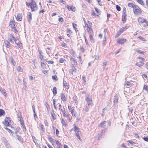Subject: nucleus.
Listing matches in <instances>:
<instances>
[{"instance_id":"obj_52","label":"nucleus","mask_w":148,"mask_h":148,"mask_svg":"<svg viewBox=\"0 0 148 148\" xmlns=\"http://www.w3.org/2000/svg\"><path fill=\"white\" fill-rule=\"evenodd\" d=\"M46 62H47L48 64H53L54 63V62L52 60H49V61H46Z\"/></svg>"},{"instance_id":"obj_18","label":"nucleus","mask_w":148,"mask_h":148,"mask_svg":"<svg viewBox=\"0 0 148 148\" xmlns=\"http://www.w3.org/2000/svg\"><path fill=\"white\" fill-rule=\"evenodd\" d=\"M61 99L63 102L66 101V97L63 93H62L61 94Z\"/></svg>"},{"instance_id":"obj_48","label":"nucleus","mask_w":148,"mask_h":148,"mask_svg":"<svg viewBox=\"0 0 148 148\" xmlns=\"http://www.w3.org/2000/svg\"><path fill=\"white\" fill-rule=\"evenodd\" d=\"M138 38H139L140 40L143 41H146V39L140 36H139Z\"/></svg>"},{"instance_id":"obj_33","label":"nucleus","mask_w":148,"mask_h":148,"mask_svg":"<svg viewBox=\"0 0 148 148\" xmlns=\"http://www.w3.org/2000/svg\"><path fill=\"white\" fill-rule=\"evenodd\" d=\"M39 126L41 128V129L42 131L43 132H44L45 129L43 125L42 124H41V123H40L39 124Z\"/></svg>"},{"instance_id":"obj_60","label":"nucleus","mask_w":148,"mask_h":148,"mask_svg":"<svg viewBox=\"0 0 148 148\" xmlns=\"http://www.w3.org/2000/svg\"><path fill=\"white\" fill-rule=\"evenodd\" d=\"M4 128L6 129L8 131V132L10 133L11 132H12V130H11L8 129V128L6 127H4Z\"/></svg>"},{"instance_id":"obj_51","label":"nucleus","mask_w":148,"mask_h":148,"mask_svg":"<svg viewBox=\"0 0 148 148\" xmlns=\"http://www.w3.org/2000/svg\"><path fill=\"white\" fill-rule=\"evenodd\" d=\"M39 57L40 59V60H45L44 59L43 56L42 55H40L39 56Z\"/></svg>"},{"instance_id":"obj_39","label":"nucleus","mask_w":148,"mask_h":148,"mask_svg":"<svg viewBox=\"0 0 148 148\" xmlns=\"http://www.w3.org/2000/svg\"><path fill=\"white\" fill-rule=\"evenodd\" d=\"M104 39H105V40H106V33H107V29H105L104 30Z\"/></svg>"},{"instance_id":"obj_34","label":"nucleus","mask_w":148,"mask_h":148,"mask_svg":"<svg viewBox=\"0 0 148 148\" xmlns=\"http://www.w3.org/2000/svg\"><path fill=\"white\" fill-rule=\"evenodd\" d=\"M89 110L88 106H85L83 109V110L86 112L88 111Z\"/></svg>"},{"instance_id":"obj_11","label":"nucleus","mask_w":148,"mask_h":148,"mask_svg":"<svg viewBox=\"0 0 148 148\" xmlns=\"http://www.w3.org/2000/svg\"><path fill=\"white\" fill-rule=\"evenodd\" d=\"M87 101L88 105L89 106L92 103L91 98L90 97H87L85 99Z\"/></svg>"},{"instance_id":"obj_38","label":"nucleus","mask_w":148,"mask_h":148,"mask_svg":"<svg viewBox=\"0 0 148 148\" xmlns=\"http://www.w3.org/2000/svg\"><path fill=\"white\" fill-rule=\"evenodd\" d=\"M71 60L73 62V63L75 64V65H77V62L73 58H72L71 59Z\"/></svg>"},{"instance_id":"obj_49","label":"nucleus","mask_w":148,"mask_h":148,"mask_svg":"<svg viewBox=\"0 0 148 148\" xmlns=\"http://www.w3.org/2000/svg\"><path fill=\"white\" fill-rule=\"evenodd\" d=\"M61 123L62 124L64 125H65V126H66V123L64 119H62Z\"/></svg>"},{"instance_id":"obj_27","label":"nucleus","mask_w":148,"mask_h":148,"mask_svg":"<svg viewBox=\"0 0 148 148\" xmlns=\"http://www.w3.org/2000/svg\"><path fill=\"white\" fill-rule=\"evenodd\" d=\"M118 97L117 95H116L114 96V103H117L118 101Z\"/></svg>"},{"instance_id":"obj_47","label":"nucleus","mask_w":148,"mask_h":148,"mask_svg":"<svg viewBox=\"0 0 148 148\" xmlns=\"http://www.w3.org/2000/svg\"><path fill=\"white\" fill-rule=\"evenodd\" d=\"M89 35H93V32L92 30H91L90 31L88 32Z\"/></svg>"},{"instance_id":"obj_13","label":"nucleus","mask_w":148,"mask_h":148,"mask_svg":"<svg viewBox=\"0 0 148 148\" xmlns=\"http://www.w3.org/2000/svg\"><path fill=\"white\" fill-rule=\"evenodd\" d=\"M106 121H103L100 123L98 126L99 127L104 128L106 126Z\"/></svg>"},{"instance_id":"obj_58","label":"nucleus","mask_w":148,"mask_h":148,"mask_svg":"<svg viewBox=\"0 0 148 148\" xmlns=\"http://www.w3.org/2000/svg\"><path fill=\"white\" fill-rule=\"evenodd\" d=\"M82 79L84 82L85 83L86 82V78L84 75L82 76Z\"/></svg>"},{"instance_id":"obj_37","label":"nucleus","mask_w":148,"mask_h":148,"mask_svg":"<svg viewBox=\"0 0 148 148\" xmlns=\"http://www.w3.org/2000/svg\"><path fill=\"white\" fill-rule=\"evenodd\" d=\"M10 60L12 63V64L14 65V63H15L14 60L12 58H10Z\"/></svg>"},{"instance_id":"obj_64","label":"nucleus","mask_w":148,"mask_h":148,"mask_svg":"<svg viewBox=\"0 0 148 148\" xmlns=\"http://www.w3.org/2000/svg\"><path fill=\"white\" fill-rule=\"evenodd\" d=\"M29 79L31 80H33L34 79V78L32 76H29Z\"/></svg>"},{"instance_id":"obj_26","label":"nucleus","mask_w":148,"mask_h":148,"mask_svg":"<svg viewBox=\"0 0 148 148\" xmlns=\"http://www.w3.org/2000/svg\"><path fill=\"white\" fill-rule=\"evenodd\" d=\"M0 92L5 96L6 95V93L5 91V90L3 89L1 87H0Z\"/></svg>"},{"instance_id":"obj_53","label":"nucleus","mask_w":148,"mask_h":148,"mask_svg":"<svg viewBox=\"0 0 148 148\" xmlns=\"http://www.w3.org/2000/svg\"><path fill=\"white\" fill-rule=\"evenodd\" d=\"M58 21L60 22H63L64 21V19L63 18L60 17L58 18Z\"/></svg>"},{"instance_id":"obj_61","label":"nucleus","mask_w":148,"mask_h":148,"mask_svg":"<svg viewBox=\"0 0 148 148\" xmlns=\"http://www.w3.org/2000/svg\"><path fill=\"white\" fill-rule=\"evenodd\" d=\"M143 139L145 141H147L148 142V137H143Z\"/></svg>"},{"instance_id":"obj_3","label":"nucleus","mask_w":148,"mask_h":148,"mask_svg":"<svg viewBox=\"0 0 148 148\" xmlns=\"http://www.w3.org/2000/svg\"><path fill=\"white\" fill-rule=\"evenodd\" d=\"M31 1L32 4L30 8H31L32 12L35 11L37 10V5L35 1L32 0Z\"/></svg>"},{"instance_id":"obj_1","label":"nucleus","mask_w":148,"mask_h":148,"mask_svg":"<svg viewBox=\"0 0 148 148\" xmlns=\"http://www.w3.org/2000/svg\"><path fill=\"white\" fill-rule=\"evenodd\" d=\"M74 128H73L71 130H73L75 132V135L77 138L80 141L82 140V139L80 137V136L81 135V133L80 129L75 125V124L74 125Z\"/></svg>"},{"instance_id":"obj_17","label":"nucleus","mask_w":148,"mask_h":148,"mask_svg":"<svg viewBox=\"0 0 148 148\" xmlns=\"http://www.w3.org/2000/svg\"><path fill=\"white\" fill-rule=\"evenodd\" d=\"M76 69H75V67L73 66L72 68V69H70L69 71L70 73L72 75L73 74V72H76Z\"/></svg>"},{"instance_id":"obj_59","label":"nucleus","mask_w":148,"mask_h":148,"mask_svg":"<svg viewBox=\"0 0 148 148\" xmlns=\"http://www.w3.org/2000/svg\"><path fill=\"white\" fill-rule=\"evenodd\" d=\"M134 134V136L136 138H139L140 137L139 136L138 134Z\"/></svg>"},{"instance_id":"obj_4","label":"nucleus","mask_w":148,"mask_h":148,"mask_svg":"<svg viewBox=\"0 0 148 148\" xmlns=\"http://www.w3.org/2000/svg\"><path fill=\"white\" fill-rule=\"evenodd\" d=\"M10 118L9 117H6L4 120V121L3 122V124L6 126H10Z\"/></svg>"},{"instance_id":"obj_14","label":"nucleus","mask_w":148,"mask_h":148,"mask_svg":"<svg viewBox=\"0 0 148 148\" xmlns=\"http://www.w3.org/2000/svg\"><path fill=\"white\" fill-rule=\"evenodd\" d=\"M16 18V20L18 21H21L22 18L21 14H18Z\"/></svg>"},{"instance_id":"obj_7","label":"nucleus","mask_w":148,"mask_h":148,"mask_svg":"<svg viewBox=\"0 0 148 148\" xmlns=\"http://www.w3.org/2000/svg\"><path fill=\"white\" fill-rule=\"evenodd\" d=\"M3 141L6 148H11L10 144L7 140L4 138L3 140Z\"/></svg>"},{"instance_id":"obj_6","label":"nucleus","mask_w":148,"mask_h":148,"mask_svg":"<svg viewBox=\"0 0 148 148\" xmlns=\"http://www.w3.org/2000/svg\"><path fill=\"white\" fill-rule=\"evenodd\" d=\"M106 132V131L105 130H102L101 132V134H99L98 135V138L99 140L103 138V137L105 133Z\"/></svg>"},{"instance_id":"obj_32","label":"nucleus","mask_w":148,"mask_h":148,"mask_svg":"<svg viewBox=\"0 0 148 148\" xmlns=\"http://www.w3.org/2000/svg\"><path fill=\"white\" fill-rule=\"evenodd\" d=\"M16 136H17V138L18 140L19 141H20L22 142L23 143V140L22 139L21 137V136L18 135H16Z\"/></svg>"},{"instance_id":"obj_24","label":"nucleus","mask_w":148,"mask_h":148,"mask_svg":"<svg viewBox=\"0 0 148 148\" xmlns=\"http://www.w3.org/2000/svg\"><path fill=\"white\" fill-rule=\"evenodd\" d=\"M93 35H89V39L91 42L92 43L95 42V40L93 37Z\"/></svg>"},{"instance_id":"obj_41","label":"nucleus","mask_w":148,"mask_h":148,"mask_svg":"<svg viewBox=\"0 0 148 148\" xmlns=\"http://www.w3.org/2000/svg\"><path fill=\"white\" fill-rule=\"evenodd\" d=\"M116 8L117 10L118 11H119L121 10V7L118 5H116Z\"/></svg>"},{"instance_id":"obj_42","label":"nucleus","mask_w":148,"mask_h":148,"mask_svg":"<svg viewBox=\"0 0 148 148\" xmlns=\"http://www.w3.org/2000/svg\"><path fill=\"white\" fill-rule=\"evenodd\" d=\"M122 19L123 22L124 23L126 22L127 18L126 17L122 16Z\"/></svg>"},{"instance_id":"obj_16","label":"nucleus","mask_w":148,"mask_h":148,"mask_svg":"<svg viewBox=\"0 0 148 148\" xmlns=\"http://www.w3.org/2000/svg\"><path fill=\"white\" fill-rule=\"evenodd\" d=\"M10 25L11 26V28L13 29V27H16L15 22L13 21H11L10 23Z\"/></svg>"},{"instance_id":"obj_29","label":"nucleus","mask_w":148,"mask_h":148,"mask_svg":"<svg viewBox=\"0 0 148 148\" xmlns=\"http://www.w3.org/2000/svg\"><path fill=\"white\" fill-rule=\"evenodd\" d=\"M137 2L142 5H144L145 3L142 0H136Z\"/></svg>"},{"instance_id":"obj_54","label":"nucleus","mask_w":148,"mask_h":148,"mask_svg":"<svg viewBox=\"0 0 148 148\" xmlns=\"http://www.w3.org/2000/svg\"><path fill=\"white\" fill-rule=\"evenodd\" d=\"M13 27V29H14V32H15V33H16V34L18 32V31L16 29V27Z\"/></svg>"},{"instance_id":"obj_23","label":"nucleus","mask_w":148,"mask_h":148,"mask_svg":"<svg viewBox=\"0 0 148 148\" xmlns=\"http://www.w3.org/2000/svg\"><path fill=\"white\" fill-rule=\"evenodd\" d=\"M51 114L52 117L53 119L54 120L56 119V115L53 110L51 112Z\"/></svg>"},{"instance_id":"obj_36","label":"nucleus","mask_w":148,"mask_h":148,"mask_svg":"<svg viewBox=\"0 0 148 148\" xmlns=\"http://www.w3.org/2000/svg\"><path fill=\"white\" fill-rule=\"evenodd\" d=\"M136 51L140 54H144V51L139 49H137L136 50Z\"/></svg>"},{"instance_id":"obj_25","label":"nucleus","mask_w":148,"mask_h":148,"mask_svg":"<svg viewBox=\"0 0 148 148\" xmlns=\"http://www.w3.org/2000/svg\"><path fill=\"white\" fill-rule=\"evenodd\" d=\"M52 92L53 94L54 95H55L57 94V88L56 87H54L53 88Z\"/></svg>"},{"instance_id":"obj_30","label":"nucleus","mask_w":148,"mask_h":148,"mask_svg":"<svg viewBox=\"0 0 148 148\" xmlns=\"http://www.w3.org/2000/svg\"><path fill=\"white\" fill-rule=\"evenodd\" d=\"M41 67L43 69H44L46 68V65L45 64L44 62H41Z\"/></svg>"},{"instance_id":"obj_5","label":"nucleus","mask_w":148,"mask_h":148,"mask_svg":"<svg viewBox=\"0 0 148 148\" xmlns=\"http://www.w3.org/2000/svg\"><path fill=\"white\" fill-rule=\"evenodd\" d=\"M126 41V39L125 38H118L117 39V42L118 44L122 45L125 43Z\"/></svg>"},{"instance_id":"obj_63","label":"nucleus","mask_w":148,"mask_h":148,"mask_svg":"<svg viewBox=\"0 0 148 148\" xmlns=\"http://www.w3.org/2000/svg\"><path fill=\"white\" fill-rule=\"evenodd\" d=\"M56 144L57 145H61V143L59 142V141L58 140L56 141Z\"/></svg>"},{"instance_id":"obj_35","label":"nucleus","mask_w":148,"mask_h":148,"mask_svg":"<svg viewBox=\"0 0 148 148\" xmlns=\"http://www.w3.org/2000/svg\"><path fill=\"white\" fill-rule=\"evenodd\" d=\"M127 29V28L126 27H124L120 29L119 30L122 33L124 31H125L126 29Z\"/></svg>"},{"instance_id":"obj_19","label":"nucleus","mask_w":148,"mask_h":148,"mask_svg":"<svg viewBox=\"0 0 148 148\" xmlns=\"http://www.w3.org/2000/svg\"><path fill=\"white\" fill-rule=\"evenodd\" d=\"M128 6L129 7L133 9L136 6V5H135L134 4L131 3H129L127 4Z\"/></svg>"},{"instance_id":"obj_50","label":"nucleus","mask_w":148,"mask_h":148,"mask_svg":"<svg viewBox=\"0 0 148 148\" xmlns=\"http://www.w3.org/2000/svg\"><path fill=\"white\" fill-rule=\"evenodd\" d=\"M83 35H84V37L85 39V40L86 44V45L88 44V40L86 39L85 34H83Z\"/></svg>"},{"instance_id":"obj_2","label":"nucleus","mask_w":148,"mask_h":148,"mask_svg":"<svg viewBox=\"0 0 148 148\" xmlns=\"http://www.w3.org/2000/svg\"><path fill=\"white\" fill-rule=\"evenodd\" d=\"M133 12L135 15H137L141 14L142 11L141 9L137 5L134 8L133 10Z\"/></svg>"},{"instance_id":"obj_56","label":"nucleus","mask_w":148,"mask_h":148,"mask_svg":"<svg viewBox=\"0 0 148 148\" xmlns=\"http://www.w3.org/2000/svg\"><path fill=\"white\" fill-rule=\"evenodd\" d=\"M62 46L64 47H67L66 45L64 42H63L61 45Z\"/></svg>"},{"instance_id":"obj_22","label":"nucleus","mask_w":148,"mask_h":148,"mask_svg":"<svg viewBox=\"0 0 148 148\" xmlns=\"http://www.w3.org/2000/svg\"><path fill=\"white\" fill-rule=\"evenodd\" d=\"M145 19L142 18L141 17H139L138 18V20L139 23H143L145 21Z\"/></svg>"},{"instance_id":"obj_31","label":"nucleus","mask_w":148,"mask_h":148,"mask_svg":"<svg viewBox=\"0 0 148 148\" xmlns=\"http://www.w3.org/2000/svg\"><path fill=\"white\" fill-rule=\"evenodd\" d=\"M68 108L69 110L71 112V113H73V109H72L71 106L68 105Z\"/></svg>"},{"instance_id":"obj_8","label":"nucleus","mask_w":148,"mask_h":148,"mask_svg":"<svg viewBox=\"0 0 148 148\" xmlns=\"http://www.w3.org/2000/svg\"><path fill=\"white\" fill-rule=\"evenodd\" d=\"M66 7L68 9L69 11H71L72 12H75V8L72 6L71 7L70 6L68 5H67Z\"/></svg>"},{"instance_id":"obj_55","label":"nucleus","mask_w":148,"mask_h":148,"mask_svg":"<svg viewBox=\"0 0 148 148\" xmlns=\"http://www.w3.org/2000/svg\"><path fill=\"white\" fill-rule=\"evenodd\" d=\"M18 46H19V47H22V44L19 41H18V43L16 44Z\"/></svg>"},{"instance_id":"obj_15","label":"nucleus","mask_w":148,"mask_h":148,"mask_svg":"<svg viewBox=\"0 0 148 148\" xmlns=\"http://www.w3.org/2000/svg\"><path fill=\"white\" fill-rule=\"evenodd\" d=\"M63 86H64L67 89H68L69 88V86L67 85L66 82L64 80H63Z\"/></svg>"},{"instance_id":"obj_10","label":"nucleus","mask_w":148,"mask_h":148,"mask_svg":"<svg viewBox=\"0 0 148 148\" xmlns=\"http://www.w3.org/2000/svg\"><path fill=\"white\" fill-rule=\"evenodd\" d=\"M15 39V38L14 37L12 34H10V36L9 38V40L12 43H14V40Z\"/></svg>"},{"instance_id":"obj_43","label":"nucleus","mask_w":148,"mask_h":148,"mask_svg":"<svg viewBox=\"0 0 148 148\" xmlns=\"http://www.w3.org/2000/svg\"><path fill=\"white\" fill-rule=\"evenodd\" d=\"M17 69L18 71L22 72L23 71L22 69L20 66H18L17 67Z\"/></svg>"},{"instance_id":"obj_45","label":"nucleus","mask_w":148,"mask_h":148,"mask_svg":"<svg viewBox=\"0 0 148 148\" xmlns=\"http://www.w3.org/2000/svg\"><path fill=\"white\" fill-rule=\"evenodd\" d=\"M107 64V62H104L103 63V70H104L106 68V66Z\"/></svg>"},{"instance_id":"obj_20","label":"nucleus","mask_w":148,"mask_h":148,"mask_svg":"<svg viewBox=\"0 0 148 148\" xmlns=\"http://www.w3.org/2000/svg\"><path fill=\"white\" fill-rule=\"evenodd\" d=\"M127 16L126 9L125 8H123L122 16L126 17Z\"/></svg>"},{"instance_id":"obj_57","label":"nucleus","mask_w":148,"mask_h":148,"mask_svg":"<svg viewBox=\"0 0 148 148\" xmlns=\"http://www.w3.org/2000/svg\"><path fill=\"white\" fill-rule=\"evenodd\" d=\"M143 89L147 91H148V87L147 86L145 85L144 86Z\"/></svg>"},{"instance_id":"obj_44","label":"nucleus","mask_w":148,"mask_h":148,"mask_svg":"<svg viewBox=\"0 0 148 148\" xmlns=\"http://www.w3.org/2000/svg\"><path fill=\"white\" fill-rule=\"evenodd\" d=\"M73 27L74 29H75V31H77V28H76V27H77V25L76 24L74 23H73Z\"/></svg>"},{"instance_id":"obj_28","label":"nucleus","mask_w":148,"mask_h":148,"mask_svg":"<svg viewBox=\"0 0 148 148\" xmlns=\"http://www.w3.org/2000/svg\"><path fill=\"white\" fill-rule=\"evenodd\" d=\"M5 113V111L3 109H0V117L3 115Z\"/></svg>"},{"instance_id":"obj_46","label":"nucleus","mask_w":148,"mask_h":148,"mask_svg":"<svg viewBox=\"0 0 148 148\" xmlns=\"http://www.w3.org/2000/svg\"><path fill=\"white\" fill-rule=\"evenodd\" d=\"M65 60L63 58H60L59 60V62L60 63H62Z\"/></svg>"},{"instance_id":"obj_9","label":"nucleus","mask_w":148,"mask_h":148,"mask_svg":"<svg viewBox=\"0 0 148 148\" xmlns=\"http://www.w3.org/2000/svg\"><path fill=\"white\" fill-rule=\"evenodd\" d=\"M61 110L63 116L64 117L69 118V115H70V114L69 113L67 114H66L65 108L64 107L63 108V109H61Z\"/></svg>"},{"instance_id":"obj_21","label":"nucleus","mask_w":148,"mask_h":148,"mask_svg":"<svg viewBox=\"0 0 148 148\" xmlns=\"http://www.w3.org/2000/svg\"><path fill=\"white\" fill-rule=\"evenodd\" d=\"M4 43L7 47L9 48L10 47V44L8 40H5L4 41Z\"/></svg>"},{"instance_id":"obj_40","label":"nucleus","mask_w":148,"mask_h":148,"mask_svg":"<svg viewBox=\"0 0 148 148\" xmlns=\"http://www.w3.org/2000/svg\"><path fill=\"white\" fill-rule=\"evenodd\" d=\"M52 79L53 80H55V81H56L58 80V77L56 75H54L52 76Z\"/></svg>"},{"instance_id":"obj_12","label":"nucleus","mask_w":148,"mask_h":148,"mask_svg":"<svg viewBox=\"0 0 148 148\" xmlns=\"http://www.w3.org/2000/svg\"><path fill=\"white\" fill-rule=\"evenodd\" d=\"M27 18L28 19V21L29 23L31 22L32 17V14L30 12H28V13L27 16Z\"/></svg>"},{"instance_id":"obj_62","label":"nucleus","mask_w":148,"mask_h":148,"mask_svg":"<svg viewBox=\"0 0 148 148\" xmlns=\"http://www.w3.org/2000/svg\"><path fill=\"white\" fill-rule=\"evenodd\" d=\"M31 4H32V2H31V3H29L28 2H26V5H27V6H30V7H31Z\"/></svg>"}]
</instances>
